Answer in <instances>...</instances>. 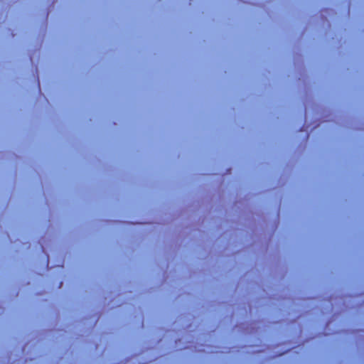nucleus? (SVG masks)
<instances>
[{"label": "nucleus", "instance_id": "1", "mask_svg": "<svg viewBox=\"0 0 364 364\" xmlns=\"http://www.w3.org/2000/svg\"><path fill=\"white\" fill-rule=\"evenodd\" d=\"M37 86H38V90H41V87H40V82H39L38 78H37Z\"/></svg>", "mask_w": 364, "mask_h": 364}]
</instances>
